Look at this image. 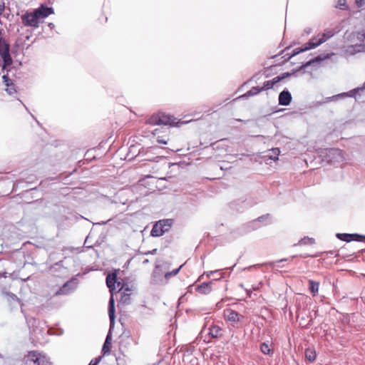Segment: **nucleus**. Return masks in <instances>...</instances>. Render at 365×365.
Returning <instances> with one entry per match:
<instances>
[{"instance_id": "nucleus-1", "label": "nucleus", "mask_w": 365, "mask_h": 365, "mask_svg": "<svg viewBox=\"0 0 365 365\" xmlns=\"http://www.w3.org/2000/svg\"><path fill=\"white\" fill-rule=\"evenodd\" d=\"M106 285L109 288V292L110 293L108 309L110 329L102 348L103 355L109 354L110 352L112 343V330L114 328V272H110L107 275Z\"/></svg>"}, {"instance_id": "nucleus-2", "label": "nucleus", "mask_w": 365, "mask_h": 365, "mask_svg": "<svg viewBox=\"0 0 365 365\" xmlns=\"http://www.w3.org/2000/svg\"><path fill=\"white\" fill-rule=\"evenodd\" d=\"M118 270L115 269V298L118 301V307L129 304L131 302V295L133 293L134 286L131 282H124L118 278Z\"/></svg>"}, {"instance_id": "nucleus-3", "label": "nucleus", "mask_w": 365, "mask_h": 365, "mask_svg": "<svg viewBox=\"0 0 365 365\" xmlns=\"http://www.w3.org/2000/svg\"><path fill=\"white\" fill-rule=\"evenodd\" d=\"M53 13L51 7L41 5L31 12H26L21 16L22 23L26 26L36 28L47 16Z\"/></svg>"}, {"instance_id": "nucleus-4", "label": "nucleus", "mask_w": 365, "mask_h": 365, "mask_svg": "<svg viewBox=\"0 0 365 365\" xmlns=\"http://www.w3.org/2000/svg\"><path fill=\"white\" fill-rule=\"evenodd\" d=\"M177 118H174L173 115H167L163 113H159L155 115H153L148 120V123L150 125H175L179 121H176Z\"/></svg>"}, {"instance_id": "nucleus-5", "label": "nucleus", "mask_w": 365, "mask_h": 365, "mask_svg": "<svg viewBox=\"0 0 365 365\" xmlns=\"http://www.w3.org/2000/svg\"><path fill=\"white\" fill-rule=\"evenodd\" d=\"M172 219L161 220L157 222L153 227L150 235L153 237H160L168 232L173 225Z\"/></svg>"}, {"instance_id": "nucleus-6", "label": "nucleus", "mask_w": 365, "mask_h": 365, "mask_svg": "<svg viewBox=\"0 0 365 365\" xmlns=\"http://www.w3.org/2000/svg\"><path fill=\"white\" fill-rule=\"evenodd\" d=\"M224 318L226 321L231 322L232 325L235 327V324L241 322L244 319V316L233 309H226L224 310Z\"/></svg>"}, {"instance_id": "nucleus-7", "label": "nucleus", "mask_w": 365, "mask_h": 365, "mask_svg": "<svg viewBox=\"0 0 365 365\" xmlns=\"http://www.w3.org/2000/svg\"><path fill=\"white\" fill-rule=\"evenodd\" d=\"M336 237L342 241L349 242L351 241L362 242L365 236L359 234L338 233Z\"/></svg>"}, {"instance_id": "nucleus-8", "label": "nucleus", "mask_w": 365, "mask_h": 365, "mask_svg": "<svg viewBox=\"0 0 365 365\" xmlns=\"http://www.w3.org/2000/svg\"><path fill=\"white\" fill-rule=\"evenodd\" d=\"M224 329L220 326L212 324L208 327V336L212 339L221 338L224 334Z\"/></svg>"}, {"instance_id": "nucleus-9", "label": "nucleus", "mask_w": 365, "mask_h": 365, "mask_svg": "<svg viewBox=\"0 0 365 365\" xmlns=\"http://www.w3.org/2000/svg\"><path fill=\"white\" fill-rule=\"evenodd\" d=\"M334 53H327V54H321L317 56V57L309 60V61L306 62L305 63H303L299 68V70H303L305 69L307 67L315 63H319L323 61L324 60H326L327 58H329L330 56H333Z\"/></svg>"}, {"instance_id": "nucleus-10", "label": "nucleus", "mask_w": 365, "mask_h": 365, "mask_svg": "<svg viewBox=\"0 0 365 365\" xmlns=\"http://www.w3.org/2000/svg\"><path fill=\"white\" fill-rule=\"evenodd\" d=\"M292 95L287 89L283 90L279 95V105L287 106L292 101Z\"/></svg>"}, {"instance_id": "nucleus-11", "label": "nucleus", "mask_w": 365, "mask_h": 365, "mask_svg": "<svg viewBox=\"0 0 365 365\" xmlns=\"http://www.w3.org/2000/svg\"><path fill=\"white\" fill-rule=\"evenodd\" d=\"M74 282H67L56 292V295L68 294L75 289Z\"/></svg>"}, {"instance_id": "nucleus-12", "label": "nucleus", "mask_w": 365, "mask_h": 365, "mask_svg": "<svg viewBox=\"0 0 365 365\" xmlns=\"http://www.w3.org/2000/svg\"><path fill=\"white\" fill-rule=\"evenodd\" d=\"M335 34V31L333 29H326L322 34H318L319 43L322 45L329 38H331Z\"/></svg>"}, {"instance_id": "nucleus-13", "label": "nucleus", "mask_w": 365, "mask_h": 365, "mask_svg": "<svg viewBox=\"0 0 365 365\" xmlns=\"http://www.w3.org/2000/svg\"><path fill=\"white\" fill-rule=\"evenodd\" d=\"M36 351H30L25 357L26 365H39Z\"/></svg>"}, {"instance_id": "nucleus-14", "label": "nucleus", "mask_w": 365, "mask_h": 365, "mask_svg": "<svg viewBox=\"0 0 365 365\" xmlns=\"http://www.w3.org/2000/svg\"><path fill=\"white\" fill-rule=\"evenodd\" d=\"M272 343L269 341L262 342L259 345V349L261 352L265 355L272 356L274 354L273 348H271Z\"/></svg>"}, {"instance_id": "nucleus-15", "label": "nucleus", "mask_w": 365, "mask_h": 365, "mask_svg": "<svg viewBox=\"0 0 365 365\" xmlns=\"http://www.w3.org/2000/svg\"><path fill=\"white\" fill-rule=\"evenodd\" d=\"M364 90H365V83H364V85L361 88H355L349 92L342 93L334 96L331 97V98L338 99V98L346 97V96L353 97V96H354L355 93H358L360 91H362Z\"/></svg>"}, {"instance_id": "nucleus-16", "label": "nucleus", "mask_w": 365, "mask_h": 365, "mask_svg": "<svg viewBox=\"0 0 365 365\" xmlns=\"http://www.w3.org/2000/svg\"><path fill=\"white\" fill-rule=\"evenodd\" d=\"M212 282H203L201 284L198 285L196 288V290L201 294H209L212 290L211 287Z\"/></svg>"}, {"instance_id": "nucleus-17", "label": "nucleus", "mask_w": 365, "mask_h": 365, "mask_svg": "<svg viewBox=\"0 0 365 365\" xmlns=\"http://www.w3.org/2000/svg\"><path fill=\"white\" fill-rule=\"evenodd\" d=\"M319 288V282L312 279L309 280V289L313 296H316L318 294Z\"/></svg>"}, {"instance_id": "nucleus-18", "label": "nucleus", "mask_w": 365, "mask_h": 365, "mask_svg": "<svg viewBox=\"0 0 365 365\" xmlns=\"http://www.w3.org/2000/svg\"><path fill=\"white\" fill-rule=\"evenodd\" d=\"M314 40H317V38H312L308 42H307L305 43L304 47L303 48V50L304 51H307L312 49V48H315L321 45L319 43L318 40L316 42H314Z\"/></svg>"}, {"instance_id": "nucleus-19", "label": "nucleus", "mask_w": 365, "mask_h": 365, "mask_svg": "<svg viewBox=\"0 0 365 365\" xmlns=\"http://www.w3.org/2000/svg\"><path fill=\"white\" fill-rule=\"evenodd\" d=\"M289 76H291V73L287 72V73H283L282 75L277 76L273 78L272 79H271L270 81L272 82V85L273 86V88H274L275 86L277 85L278 83H279L284 78L289 77Z\"/></svg>"}, {"instance_id": "nucleus-20", "label": "nucleus", "mask_w": 365, "mask_h": 365, "mask_svg": "<svg viewBox=\"0 0 365 365\" xmlns=\"http://www.w3.org/2000/svg\"><path fill=\"white\" fill-rule=\"evenodd\" d=\"M305 357L307 360H309L310 362H312L315 360L317 354L314 349L312 348H307L305 350Z\"/></svg>"}, {"instance_id": "nucleus-21", "label": "nucleus", "mask_w": 365, "mask_h": 365, "mask_svg": "<svg viewBox=\"0 0 365 365\" xmlns=\"http://www.w3.org/2000/svg\"><path fill=\"white\" fill-rule=\"evenodd\" d=\"M38 364L39 365H50L51 362L43 354L37 352Z\"/></svg>"}, {"instance_id": "nucleus-22", "label": "nucleus", "mask_w": 365, "mask_h": 365, "mask_svg": "<svg viewBox=\"0 0 365 365\" xmlns=\"http://www.w3.org/2000/svg\"><path fill=\"white\" fill-rule=\"evenodd\" d=\"M315 240L314 238L309 237H304L302 238L299 242H298V245H313L314 244Z\"/></svg>"}, {"instance_id": "nucleus-23", "label": "nucleus", "mask_w": 365, "mask_h": 365, "mask_svg": "<svg viewBox=\"0 0 365 365\" xmlns=\"http://www.w3.org/2000/svg\"><path fill=\"white\" fill-rule=\"evenodd\" d=\"M261 91H263L262 87L254 86L249 91H247V93H246V96H255V95L258 94Z\"/></svg>"}, {"instance_id": "nucleus-24", "label": "nucleus", "mask_w": 365, "mask_h": 365, "mask_svg": "<svg viewBox=\"0 0 365 365\" xmlns=\"http://www.w3.org/2000/svg\"><path fill=\"white\" fill-rule=\"evenodd\" d=\"M269 217V214H267V215H262L261 217H259L257 220L252 221V222H250V225L255 226V228H257V225L259 222H262V220H264V219H267Z\"/></svg>"}, {"instance_id": "nucleus-25", "label": "nucleus", "mask_w": 365, "mask_h": 365, "mask_svg": "<svg viewBox=\"0 0 365 365\" xmlns=\"http://www.w3.org/2000/svg\"><path fill=\"white\" fill-rule=\"evenodd\" d=\"M329 155H337L340 158L342 157L341 150L336 148H331L328 150Z\"/></svg>"}, {"instance_id": "nucleus-26", "label": "nucleus", "mask_w": 365, "mask_h": 365, "mask_svg": "<svg viewBox=\"0 0 365 365\" xmlns=\"http://www.w3.org/2000/svg\"><path fill=\"white\" fill-rule=\"evenodd\" d=\"M183 264L180 265L178 268L173 269L172 272H169L165 274V277L168 279L171 276H175L178 274Z\"/></svg>"}, {"instance_id": "nucleus-27", "label": "nucleus", "mask_w": 365, "mask_h": 365, "mask_svg": "<svg viewBox=\"0 0 365 365\" xmlns=\"http://www.w3.org/2000/svg\"><path fill=\"white\" fill-rule=\"evenodd\" d=\"M6 92L10 96L16 94L17 93L16 85L13 84L12 86H6Z\"/></svg>"}, {"instance_id": "nucleus-28", "label": "nucleus", "mask_w": 365, "mask_h": 365, "mask_svg": "<svg viewBox=\"0 0 365 365\" xmlns=\"http://www.w3.org/2000/svg\"><path fill=\"white\" fill-rule=\"evenodd\" d=\"M2 80L6 86H10L14 84L11 79H10L8 75H4L2 76Z\"/></svg>"}, {"instance_id": "nucleus-29", "label": "nucleus", "mask_w": 365, "mask_h": 365, "mask_svg": "<svg viewBox=\"0 0 365 365\" xmlns=\"http://www.w3.org/2000/svg\"><path fill=\"white\" fill-rule=\"evenodd\" d=\"M272 152L273 153V155H269V158L272 159V160H276L278 159V155H279V149L278 148H273L272 150Z\"/></svg>"}, {"instance_id": "nucleus-30", "label": "nucleus", "mask_w": 365, "mask_h": 365, "mask_svg": "<svg viewBox=\"0 0 365 365\" xmlns=\"http://www.w3.org/2000/svg\"><path fill=\"white\" fill-rule=\"evenodd\" d=\"M263 91H267L273 88V86L272 85V82L270 80L264 82L263 86L262 87Z\"/></svg>"}, {"instance_id": "nucleus-31", "label": "nucleus", "mask_w": 365, "mask_h": 365, "mask_svg": "<svg viewBox=\"0 0 365 365\" xmlns=\"http://www.w3.org/2000/svg\"><path fill=\"white\" fill-rule=\"evenodd\" d=\"M2 294H4L5 296L9 297V300H10V299L14 301H17L19 299L17 296L12 293H10V292H8L6 291H2Z\"/></svg>"}, {"instance_id": "nucleus-32", "label": "nucleus", "mask_w": 365, "mask_h": 365, "mask_svg": "<svg viewBox=\"0 0 365 365\" xmlns=\"http://www.w3.org/2000/svg\"><path fill=\"white\" fill-rule=\"evenodd\" d=\"M339 7L341 10H346L347 9V6L346 4V0H339L338 1Z\"/></svg>"}, {"instance_id": "nucleus-33", "label": "nucleus", "mask_w": 365, "mask_h": 365, "mask_svg": "<svg viewBox=\"0 0 365 365\" xmlns=\"http://www.w3.org/2000/svg\"><path fill=\"white\" fill-rule=\"evenodd\" d=\"M101 359H102V356H98V357H97V358H96L94 359H92L90 361L88 365H98V363L100 362V361L101 360Z\"/></svg>"}, {"instance_id": "nucleus-34", "label": "nucleus", "mask_w": 365, "mask_h": 365, "mask_svg": "<svg viewBox=\"0 0 365 365\" xmlns=\"http://www.w3.org/2000/svg\"><path fill=\"white\" fill-rule=\"evenodd\" d=\"M304 51L303 50V48H295V49L293 51V52H292V55L290 56V57H289V58H292V57H293V56H297V55H298L299 53H302V52H304Z\"/></svg>"}, {"instance_id": "nucleus-35", "label": "nucleus", "mask_w": 365, "mask_h": 365, "mask_svg": "<svg viewBox=\"0 0 365 365\" xmlns=\"http://www.w3.org/2000/svg\"><path fill=\"white\" fill-rule=\"evenodd\" d=\"M156 141L160 144H167L168 143V139H165V138H164L163 137H160V136L157 137Z\"/></svg>"}, {"instance_id": "nucleus-36", "label": "nucleus", "mask_w": 365, "mask_h": 365, "mask_svg": "<svg viewBox=\"0 0 365 365\" xmlns=\"http://www.w3.org/2000/svg\"><path fill=\"white\" fill-rule=\"evenodd\" d=\"M358 47H361V45H355L354 46H351V47L349 48V52H350L351 53H354L356 51H359V50H356V48H358Z\"/></svg>"}, {"instance_id": "nucleus-37", "label": "nucleus", "mask_w": 365, "mask_h": 365, "mask_svg": "<svg viewBox=\"0 0 365 365\" xmlns=\"http://www.w3.org/2000/svg\"><path fill=\"white\" fill-rule=\"evenodd\" d=\"M220 274V276H219V277L217 279H220L221 277H223L222 270L210 271L207 274V276H210V274Z\"/></svg>"}, {"instance_id": "nucleus-38", "label": "nucleus", "mask_w": 365, "mask_h": 365, "mask_svg": "<svg viewBox=\"0 0 365 365\" xmlns=\"http://www.w3.org/2000/svg\"><path fill=\"white\" fill-rule=\"evenodd\" d=\"M356 4L359 8L365 5V0H356Z\"/></svg>"}, {"instance_id": "nucleus-39", "label": "nucleus", "mask_w": 365, "mask_h": 365, "mask_svg": "<svg viewBox=\"0 0 365 365\" xmlns=\"http://www.w3.org/2000/svg\"><path fill=\"white\" fill-rule=\"evenodd\" d=\"M4 9V4L2 1H0V15L2 14Z\"/></svg>"}, {"instance_id": "nucleus-40", "label": "nucleus", "mask_w": 365, "mask_h": 365, "mask_svg": "<svg viewBox=\"0 0 365 365\" xmlns=\"http://www.w3.org/2000/svg\"><path fill=\"white\" fill-rule=\"evenodd\" d=\"M287 259H279V260H277V261L276 262V263H279V262H284V261H287Z\"/></svg>"}, {"instance_id": "nucleus-41", "label": "nucleus", "mask_w": 365, "mask_h": 365, "mask_svg": "<svg viewBox=\"0 0 365 365\" xmlns=\"http://www.w3.org/2000/svg\"><path fill=\"white\" fill-rule=\"evenodd\" d=\"M304 32H306L307 34H309L311 32V29H306L304 30Z\"/></svg>"}, {"instance_id": "nucleus-42", "label": "nucleus", "mask_w": 365, "mask_h": 365, "mask_svg": "<svg viewBox=\"0 0 365 365\" xmlns=\"http://www.w3.org/2000/svg\"><path fill=\"white\" fill-rule=\"evenodd\" d=\"M156 252H157V250H156V249H154V250H153L152 251L149 252L148 253H150V254H155V253H156Z\"/></svg>"}, {"instance_id": "nucleus-43", "label": "nucleus", "mask_w": 365, "mask_h": 365, "mask_svg": "<svg viewBox=\"0 0 365 365\" xmlns=\"http://www.w3.org/2000/svg\"><path fill=\"white\" fill-rule=\"evenodd\" d=\"M130 260H131L130 259H128L127 262H125V265L128 264L130 263Z\"/></svg>"}, {"instance_id": "nucleus-44", "label": "nucleus", "mask_w": 365, "mask_h": 365, "mask_svg": "<svg viewBox=\"0 0 365 365\" xmlns=\"http://www.w3.org/2000/svg\"><path fill=\"white\" fill-rule=\"evenodd\" d=\"M314 38H317V40H314V42H316L319 38L318 35L317 36H315Z\"/></svg>"}, {"instance_id": "nucleus-45", "label": "nucleus", "mask_w": 365, "mask_h": 365, "mask_svg": "<svg viewBox=\"0 0 365 365\" xmlns=\"http://www.w3.org/2000/svg\"><path fill=\"white\" fill-rule=\"evenodd\" d=\"M6 274V272H4L3 276L5 277Z\"/></svg>"}, {"instance_id": "nucleus-46", "label": "nucleus", "mask_w": 365, "mask_h": 365, "mask_svg": "<svg viewBox=\"0 0 365 365\" xmlns=\"http://www.w3.org/2000/svg\"><path fill=\"white\" fill-rule=\"evenodd\" d=\"M234 267H235V264H233L232 267H231L230 269H232Z\"/></svg>"}, {"instance_id": "nucleus-47", "label": "nucleus", "mask_w": 365, "mask_h": 365, "mask_svg": "<svg viewBox=\"0 0 365 365\" xmlns=\"http://www.w3.org/2000/svg\"><path fill=\"white\" fill-rule=\"evenodd\" d=\"M205 329V327H203V329H202V331H203Z\"/></svg>"}, {"instance_id": "nucleus-48", "label": "nucleus", "mask_w": 365, "mask_h": 365, "mask_svg": "<svg viewBox=\"0 0 365 365\" xmlns=\"http://www.w3.org/2000/svg\"><path fill=\"white\" fill-rule=\"evenodd\" d=\"M144 262L148 263V259H145Z\"/></svg>"}]
</instances>
